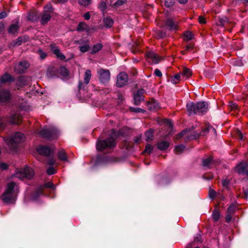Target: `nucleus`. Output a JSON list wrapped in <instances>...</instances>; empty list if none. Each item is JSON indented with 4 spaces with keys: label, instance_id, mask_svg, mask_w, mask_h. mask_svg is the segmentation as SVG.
<instances>
[{
    "label": "nucleus",
    "instance_id": "1",
    "mask_svg": "<svg viewBox=\"0 0 248 248\" xmlns=\"http://www.w3.org/2000/svg\"><path fill=\"white\" fill-rule=\"evenodd\" d=\"M108 135L109 137L106 140H98L96 144L97 150L101 152L109 150L115 146V138L117 137L116 131L114 129H111L108 132Z\"/></svg>",
    "mask_w": 248,
    "mask_h": 248
},
{
    "label": "nucleus",
    "instance_id": "2",
    "mask_svg": "<svg viewBox=\"0 0 248 248\" xmlns=\"http://www.w3.org/2000/svg\"><path fill=\"white\" fill-rule=\"evenodd\" d=\"M18 186L14 182L7 184L6 189L1 196L2 201L6 203H13L16 201L18 193Z\"/></svg>",
    "mask_w": 248,
    "mask_h": 248
},
{
    "label": "nucleus",
    "instance_id": "3",
    "mask_svg": "<svg viewBox=\"0 0 248 248\" xmlns=\"http://www.w3.org/2000/svg\"><path fill=\"white\" fill-rule=\"evenodd\" d=\"M186 109L189 116L194 114L202 115L207 112L208 104L205 101H200L196 103L191 102L187 103Z\"/></svg>",
    "mask_w": 248,
    "mask_h": 248
},
{
    "label": "nucleus",
    "instance_id": "4",
    "mask_svg": "<svg viewBox=\"0 0 248 248\" xmlns=\"http://www.w3.org/2000/svg\"><path fill=\"white\" fill-rule=\"evenodd\" d=\"M24 140V135L22 133L17 132L14 136L8 139L6 142L9 147L14 150L16 148L18 143L22 142Z\"/></svg>",
    "mask_w": 248,
    "mask_h": 248
},
{
    "label": "nucleus",
    "instance_id": "5",
    "mask_svg": "<svg viewBox=\"0 0 248 248\" xmlns=\"http://www.w3.org/2000/svg\"><path fill=\"white\" fill-rule=\"evenodd\" d=\"M34 175V172L33 169L28 167H25L24 169L17 170L15 174V176L20 179H23L24 178L31 179L33 177Z\"/></svg>",
    "mask_w": 248,
    "mask_h": 248
},
{
    "label": "nucleus",
    "instance_id": "6",
    "mask_svg": "<svg viewBox=\"0 0 248 248\" xmlns=\"http://www.w3.org/2000/svg\"><path fill=\"white\" fill-rule=\"evenodd\" d=\"M97 74L101 83L104 84L108 83L110 78V73L108 70L99 68L97 70Z\"/></svg>",
    "mask_w": 248,
    "mask_h": 248
},
{
    "label": "nucleus",
    "instance_id": "7",
    "mask_svg": "<svg viewBox=\"0 0 248 248\" xmlns=\"http://www.w3.org/2000/svg\"><path fill=\"white\" fill-rule=\"evenodd\" d=\"M58 132L57 128L51 127L42 129L40 131V134L45 138H53L57 137Z\"/></svg>",
    "mask_w": 248,
    "mask_h": 248
},
{
    "label": "nucleus",
    "instance_id": "8",
    "mask_svg": "<svg viewBox=\"0 0 248 248\" xmlns=\"http://www.w3.org/2000/svg\"><path fill=\"white\" fill-rule=\"evenodd\" d=\"M234 170L239 174L248 176V161H242L238 164L235 167Z\"/></svg>",
    "mask_w": 248,
    "mask_h": 248
},
{
    "label": "nucleus",
    "instance_id": "9",
    "mask_svg": "<svg viewBox=\"0 0 248 248\" xmlns=\"http://www.w3.org/2000/svg\"><path fill=\"white\" fill-rule=\"evenodd\" d=\"M92 73L90 70H87L84 74V83L81 81H79L78 85V89L79 90L81 89L84 90L85 86L89 83L91 78Z\"/></svg>",
    "mask_w": 248,
    "mask_h": 248
},
{
    "label": "nucleus",
    "instance_id": "10",
    "mask_svg": "<svg viewBox=\"0 0 248 248\" xmlns=\"http://www.w3.org/2000/svg\"><path fill=\"white\" fill-rule=\"evenodd\" d=\"M128 81V76L124 72L120 73L117 76V85L118 87L124 86Z\"/></svg>",
    "mask_w": 248,
    "mask_h": 248
},
{
    "label": "nucleus",
    "instance_id": "11",
    "mask_svg": "<svg viewBox=\"0 0 248 248\" xmlns=\"http://www.w3.org/2000/svg\"><path fill=\"white\" fill-rule=\"evenodd\" d=\"M30 64L27 61H22L15 67V71L17 73H22L29 67Z\"/></svg>",
    "mask_w": 248,
    "mask_h": 248
},
{
    "label": "nucleus",
    "instance_id": "12",
    "mask_svg": "<svg viewBox=\"0 0 248 248\" xmlns=\"http://www.w3.org/2000/svg\"><path fill=\"white\" fill-rule=\"evenodd\" d=\"M48 70L50 71V76H53L57 75L56 71L61 75L64 77H66L68 75V72L67 69L64 67H60L58 70H57L54 67L49 68Z\"/></svg>",
    "mask_w": 248,
    "mask_h": 248
},
{
    "label": "nucleus",
    "instance_id": "13",
    "mask_svg": "<svg viewBox=\"0 0 248 248\" xmlns=\"http://www.w3.org/2000/svg\"><path fill=\"white\" fill-rule=\"evenodd\" d=\"M50 48L57 58L61 60L65 59V56L61 52L59 48L55 44H51L50 45Z\"/></svg>",
    "mask_w": 248,
    "mask_h": 248
},
{
    "label": "nucleus",
    "instance_id": "14",
    "mask_svg": "<svg viewBox=\"0 0 248 248\" xmlns=\"http://www.w3.org/2000/svg\"><path fill=\"white\" fill-rule=\"evenodd\" d=\"M38 153L41 155L45 156L49 155L53 151L46 146L40 145L37 148Z\"/></svg>",
    "mask_w": 248,
    "mask_h": 248
},
{
    "label": "nucleus",
    "instance_id": "15",
    "mask_svg": "<svg viewBox=\"0 0 248 248\" xmlns=\"http://www.w3.org/2000/svg\"><path fill=\"white\" fill-rule=\"evenodd\" d=\"M21 118L18 112H16L11 114L9 122L12 124H19L21 122Z\"/></svg>",
    "mask_w": 248,
    "mask_h": 248
},
{
    "label": "nucleus",
    "instance_id": "16",
    "mask_svg": "<svg viewBox=\"0 0 248 248\" xmlns=\"http://www.w3.org/2000/svg\"><path fill=\"white\" fill-rule=\"evenodd\" d=\"M180 73L182 76V80H185L192 75V71L188 68L184 67Z\"/></svg>",
    "mask_w": 248,
    "mask_h": 248
},
{
    "label": "nucleus",
    "instance_id": "17",
    "mask_svg": "<svg viewBox=\"0 0 248 248\" xmlns=\"http://www.w3.org/2000/svg\"><path fill=\"white\" fill-rule=\"evenodd\" d=\"M11 96L9 92L7 90L0 91V102H5L9 100Z\"/></svg>",
    "mask_w": 248,
    "mask_h": 248
},
{
    "label": "nucleus",
    "instance_id": "18",
    "mask_svg": "<svg viewBox=\"0 0 248 248\" xmlns=\"http://www.w3.org/2000/svg\"><path fill=\"white\" fill-rule=\"evenodd\" d=\"M165 25L169 28L170 30L175 31L177 29V23L174 22L172 19H168L165 23Z\"/></svg>",
    "mask_w": 248,
    "mask_h": 248
},
{
    "label": "nucleus",
    "instance_id": "19",
    "mask_svg": "<svg viewBox=\"0 0 248 248\" xmlns=\"http://www.w3.org/2000/svg\"><path fill=\"white\" fill-rule=\"evenodd\" d=\"M146 56L147 58L150 59L152 62L155 64L158 63L160 61L159 57L153 52H148Z\"/></svg>",
    "mask_w": 248,
    "mask_h": 248
},
{
    "label": "nucleus",
    "instance_id": "20",
    "mask_svg": "<svg viewBox=\"0 0 248 248\" xmlns=\"http://www.w3.org/2000/svg\"><path fill=\"white\" fill-rule=\"evenodd\" d=\"M19 28V22L17 21L9 26L8 29V31L9 33L15 34L17 32Z\"/></svg>",
    "mask_w": 248,
    "mask_h": 248
},
{
    "label": "nucleus",
    "instance_id": "21",
    "mask_svg": "<svg viewBox=\"0 0 248 248\" xmlns=\"http://www.w3.org/2000/svg\"><path fill=\"white\" fill-rule=\"evenodd\" d=\"M58 157L59 160L62 161H68L67 154L64 149L60 150L58 153Z\"/></svg>",
    "mask_w": 248,
    "mask_h": 248
},
{
    "label": "nucleus",
    "instance_id": "22",
    "mask_svg": "<svg viewBox=\"0 0 248 248\" xmlns=\"http://www.w3.org/2000/svg\"><path fill=\"white\" fill-rule=\"evenodd\" d=\"M51 18V15L49 13H46L43 12L41 17V24L43 25L46 24L47 22H48Z\"/></svg>",
    "mask_w": 248,
    "mask_h": 248
},
{
    "label": "nucleus",
    "instance_id": "23",
    "mask_svg": "<svg viewBox=\"0 0 248 248\" xmlns=\"http://www.w3.org/2000/svg\"><path fill=\"white\" fill-rule=\"evenodd\" d=\"M13 80V78L10 75L7 73H5L3 76H2L0 78V81L1 83H5Z\"/></svg>",
    "mask_w": 248,
    "mask_h": 248
},
{
    "label": "nucleus",
    "instance_id": "24",
    "mask_svg": "<svg viewBox=\"0 0 248 248\" xmlns=\"http://www.w3.org/2000/svg\"><path fill=\"white\" fill-rule=\"evenodd\" d=\"M169 143L167 141H162L157 144V148L161 150H165L169 146Z\"/></svg>",
    "mask_w": 248,
    "mask_h": 248
},
{
    "label": "nucleus",
    "instance_id": "25",
    "mask_svg": "<svg viewBox=\"0 0 248 248\" xmlns=\"http://www.w3.org/2000/svg\"><path fill=\"white\" fill-rule=\"evenodd\" d=\"M208 132H213V133L216 134V131L215 129L212 126H208L201 132L200 135L204 136Z\"/></svg>",
    "mask_w": 248,
    "mask_h": 248
},
{
    "label": "nucleus",
    "instance_id": "26",
    "mask_svg": "<svg viewBox=\"0 0 248 248\" xmlns=\"http://www.w3.org/2000/svg\"><path fill=\"white\" fill-rule=\"evenodd\" d=\"M77 30L78 31H88L89 27L85 23L80 22L78 25Z\"/></svg>",
    "mask_w": 248,
    "mask_h": 248
},
{
    "label": "nucleus",
    "instance_id": "27",
    "mask_svg": "<svg viewBox=\"0 0 248 248\" xmlns=\"http://www.w3.org/2000/svg\"><path fill=\"white\" fill-rule=\"evenodd\" d=\"M103 23L106 27L110 28L113 25L114 21L110 17H106L103 19Z\"/></svg>",
    "mask_w": 248,
    "mask_h": 248
},
{
    "label": "nucleus",
    "instance_id": "28",
    "mask_svg": "<svg viewBox=\"0 0 248 248\" xmlns=\"http://www.w3.org/2000/svg\"><path fill=\"white\" fill-rule=\"evenodd\" d=\"M102 47H103V45L101 43H97L96 44L93 46L92 49L91 53L94 54V53H95L98 52L99 51L101 50Z\"/></svg>",
    "mask_w": 248,
    "mask_h": 248
},
{
    "label": "nucleus",
    "instance_id": "29",
    "mask_svg": "<svg viewBox=\"0 0 248 248\" xmlns=\"http://www.w3.org/2000/svg\"><path fill=\"white\" fill-rule=\"evenodd\" d=\"M182 80V76L179 73L173 76L171 78V82L173 84H177Z\"/></svg>",
    "mask_w": 248,
    "mask_h": 248
},
{
    "label": "nucleus",
    "instance_id": "30",
    "mask_svg": "<svg viewBox=\"0 0 248 248\" xmlns=\"http://www.w3.org/2000/svg\"><path fill=\"white\" fill-rule=\"evenodd\" d=\"M213 158L212 157H208L207 158L202 159V165L204 167H209L212 163Z\"/></svg>",
    "mask_w": 248,
    "mask_h": 248
},
{
    "label": "nucleus",
    "instance_id": "31",
    "mask_svg": "<svg viewBox=\"0 0 248 248\" xmlns=\"http://www.w3.org/2000/svg\"><path fill=\"white\" fill-rule=\"evenodd\" d=\"M219 22L220 23V25L222 26H224L225 25L229 23V19L226 16H222L221 17H220L219 18Z\"/></svg>",
    "mask_w": 248,
    "mask_h": 248
},
{
    "label": "nucleus",
    "instance_id": "32",
    "mask_svg": "<svg viewBox=\"0 0 248 248\" xmlns=\"http://www.w3.org/2000/svg\"><path fill=\"white\" fill-rule=\"evenodd\" d=\"M146 140L147 141H150L153 140V131L152 130L147 131L145 133Z\"/></svg>",
    "mask_w": 248,
    "mask_h": 248
},
{
    "label": "nucleus",
    "instance_id": "33",
    "mask_svg": "<svg viewBox=\"0 0 248 248\" xmlns=\"http://www.w3.org/2000/svg\"><path fill=\"white\" fill-rule=\"evenodd\" d=\"M44 9L45 10L44 12L49 13V14H50L54 10V9L51 4H47L45 6Z\"/></svg>",
    "mask_w": 248,
    "mask_h": 248
},
{
    "label": "nucleus",
    "instance_id": "34",
    "mask_svg": "<svg viewBox=\"0 0 248 248\" xmlns=\"http://www.w3.org/2000/svg\"><path fill=\"white\" fill-rule=\"evenodd\" d=\"M212 217L214 221H217L220 217L219 212L217 210H214L212 213Z\"/></svg>",
    "mask_w": 248,
    "mask_h": 248
},
{
    "label": "nucleus",
    "instance_id": "35",
    "mask_svg": "<svg viewBox=\"0 0 248 248\" xmlns=\"http://www.w3.org/2000/svg\"><path fill=\"white\" fill-rule=\"evenodd\" d=\"M193 34L190 31H186L184 35V40L185 41H189L192 39Z\"/></svg>",
    "mask_w": 248,
    "mask_h": 248
},
{
    "label": "nucleus",
    "instance_id": "36",
    "mask_svg": "<svg viewBox=\"0 0 248 248\" xmlns=\"http://www.w3.org/2000/svg\"><path fill=\"white\" fill-rule=\"evenodd\" d=\"M185 147L183 145H177L175 148V152L177 154H181L185 149Z\"/></svg>",
    "mask_w": 248,
    "mask_h": 248
},
{
    "label": "nucleus",
    "instance_id": "37",
    "mask_svg": "<svg viewBox=\"0 0 248 248\" xmlns=\"http://www.w3.org/2000/svg\"><path fill=\"white\" fill-rule=\"evenodd\" d=\"M134 104L136 105H139L141 102L143 100L142 97L137 96L136 95H134Z\"/></svg>",
    "mask_w": 248,
    "mask_h": 248
},
{
    "label": "nucleus",
    "instance_id": "38",
    "mask_svg": "<svg viewBox=\"0 0 248 248\" xmlns=\"http://www.w3.org/2000/svg\"><path fill=\"white\" fill-rule=\"evenodd\" d=\"M45 188H51L52 189H54L55 187L53 183L49 182L47 183H46L44 186H40L41 189H43Z\"/></svg>",
    "mask_w": 248,
    "mask_h": 248
},
{
    "label": "nucleus",
    "instance_id": "39",
    "mask_svg": "<svg viewBox=\"0 0 248 248\" xmlns=\"http://www.w3.org/2000/svg\"><path fill=\"white\" fill-rule=\"evenodd\" d=\"M156 36L158 38H162L166 36V33L161 30H158L156 31Z\"/></svg>",
    "mask_w": 248,
    "mask_h": 248
},
{
    "label": "nucleus",
    "instance_id": "40",
    "mask_svg": "<svg viewBox=\"0 0 248 248\" xmlns=\"http://www.w3.org/2000/svg\"><path fill=\"white\" fill-rule=\"evenodd\" d=\"M28 19L32 22L37 20V17L34 13H30L28 16Z\"/></svg>",
    "mask_w": 248,
    "mask_h": 248
},
{
    "label": "nucleus",
    "instance_id": "41",
    "mask_svg": "<svg viewBox=\"0 0 248 248\" xmlns=\"http://www.w3.org/2000/svg\"><path fill=\"white\" fill-rule=\"evenodd\" d=\"M92 0H78V3L81 5L86 6L91 3Z\"/></svg>",
    "mask_w": 248,
    "mask_h": 248
},
{
    "label": "nucleus",
    "instance_id": "42",
    "mask_svg": "<svg viewBox=\"0 0 248 248\" xmlns=\"http://www.w3.org/2000/svg\"><path fill=\"white\" fill-rule=\"evenodd\" d=\"M127 1V0H118L115 3L113 4V6L115 7H120L124 3H125Z\"/></svg>",
    "mask_w": 248,
    "mask_h": 248
},
{
    "label": "nucleus",
    "instance_id": "43",
    "mask_svg": "<svg viewBox=\"0 0 248 248\" xmlns=\"http://www.w3.org/2000/svg\"><path fill=\"white\" fill-rule=\"evenodd\" d=\"M98 7L102 12L105 11L107 8V4L106 2L104 1H100Z\"/></svg>",
    "mask_w": 248,
    "mask_h": 248
},
{
    "label": "nucleus",
    "instance_id": "44",
    "mask_svg": "<svg viewBox=\"0 0 248 248\" xmlns=\"http://www.w3.org/2000/svg\"><path fill=\"white\" fill-rule=\"evenodd\" d=\"M129 109L131 111L136 112V113L145 112L144 110H143V109L140 108L130 107L129 108Z\"/></svg>",
    "mask_w": 248,
    "mask_h": 248
},
{
    "label": "nucleus",
    "instance_id": "45",
    "mask_svg": "<svg viewBox=\"0 0 248 248\" xmlns=\"http://www.w3.org/2000/svg\"><path fill=\"white\" fill-rule=\"evenodd\" d=\"M89 45H85L79 46V50L81 52H86L89 50Z\"/></svg>",
    "mask_w": 248,
    "mask_h": 248
},
{
    "label": "nucleus",
    "instance_id": "46",
    "mask_svg": "<svg viewBox=\"0 0 248 248\" xmlns=\"http://www.w3.org/2000/svg\"><path fill=\"white\" fill-rule=\"evenodd\" d=\"M188 131H190V129H185L182 132H181L180 133L177 135L176 139L178 140L180 139L183 136L187 134Z\"/></svg>",
    "mask_w": 248,
    "mask_h": 248
},
{
    "label": "nucleus",
    "instance_id": "47",
    "mask_svg": "<svg viewBox=\"0 0 248 248\" xmlns=\"http://www.w3.org/2000/svg\"><path fill=\"white\" fill-rule=\"evenodd\" d=\"M236 206L234 204L231 205L227 209V213L230 214H233L235 210Z\"/></svg>",
    "mask_w": 248,
    "mask_h": 248
},
{
    "label": "nucleus",
    "instance_id": "48",
    "mask_svg": "<svg viewBox=\"0 0 248 248\" xmlns=\"http://www.w3.org/2000/svg\"><path fill=\"white\" fill-rule=\"evenodd\" d=\"M229 106L232 110H238V106L237 104L233 102H230L229 103Z\"/></svg>",
    "mask_w": 248,
    "mask_h": 248
},
{
    "label": "nucleus",
    "instance_id": "49",
    "mask_svg": "<svg viewBox=\"0 0 248 248\" xmlns=\"http://www.w3.org/2000/svg\"><path fill=\"white\" fill-rule=\"evenodd\" d=\"M174 2V0H165V5L168 7H170L173 5Z\"/></svg>",
    "mask_w": 248,
    "mask_h": 248
},
{
    "label": "nucleus",
    "instance_id": "50",
    "mask_svg": "<svg viewBox=\"0 0 248 248\" xmlns=\"http://www.w3.org/2000/svg\"><path fill=\"white\" fill-rule=\"evenodd\" d=\"M56 172V170L54 168L52 167H50L48 168L46 170V173L48 175H52L55 174Z\"/></svg>",
    "mask_w": 248,
    "mask_h": 248
},
{
    "label": "nucleus",
    "instance_id": "51",
    "mask_svg": "<svg viewBox=\"0 0 248 248\" xmlns=\"http://www.w3.org/2000/svg\"><path fill=\"white\" fill-rule=\"evenodd\" d=\"M153 149V147L150 144H148L146 146L145 149L144 150V152L148 153V154H150L152 152Z\"/></svg>",
    "mask_w": 248,
    "mask_h": 248
},
{
    "label": "nucleus",
    "instance_id": "52",
    "mask_svg": "<svg viewBox=\"0 0 248 248\" xmlns=\"http://www.w3.org/2000/svg\"><path fill=\"white\" fill-rule=\"evenodd\" d=\"M158 104L156 102H153L152 103H150L149 104V108L150 109H156L158 107Z\"/></svg>",
    "mask_w": 248,
    "mask_h": 248
},
{
    "label": "nucleus",
    "instance_id": "53",
    "mask_svg": "<svg viewBox=\"0 0 248 248\" xmlns=\"http://www.w3.org/2000/svg\"><path fill=\"white\" fill-rule=\"evenodd\" d=\"M209 196L211 199H213L216 196V192L213 189H210L209 192Z\"/></svg>",
    "mask_w": 248,
    "mask_h": 248
},
{
    "label": "nucleus",
    "instance_id": "54",
    "mask_svg": "<svg viewBox=\"0 0 248 248\" xmlns=\"http://www.w3.org/2000/svg\"><path fill=\"white\" fill-rule=\"evenodd\" d=\"M144 93V90L143 89H140L136 93L135 95H136L137 96H139L140 97H142V95Z\"/></svg>",
    "mask_w": 248,
    "mask_h": 248
},
{
    "label": "nucleus",
    "instance_id": "55",
    "mask_svg": "<svg viewBox=\"0 0 248 248\" xmlns=\"http://www.w3.org/2000/svg\"><path fill=\"white\" fill-rule=\"evenodd\" d=\"M193 48V46L191 45H187L186 46V50L184 51L183 52V54H185V51H191Z\"/></svg>",
    "mask_w": 248,
    "mask_h": 248
},
{
    "label": "nucleus",
    "instance_id": "56",
    "mask_svg": "<svg viewBox=\"0 0 248 248\" xmlns=\"http://www.w3.org/2000/svg\"><path fill=\"white\" fill-rule=\"evenodd\" d=\"M39 52L40 53V57L42 59H44L46 57V53L44 52L42 50H39Z\"/></svg>",
    "mask_w": 248,
    "mask_h": 248
},
{
    "label": "nucleus",
    "instance_id": "57",
    "mask_svg": "<svg viewBox=\"0 0 248 248\" xmlns=\"http://www.w3.org/2000/svg\"><path fill=\"white\" fill-rule=\"evenodd\" d=\"M4 31V24L2 22H0V33L3 34Z\"/></svg>",
    "mask_w": 248,
    "mask_h": 248
},
{
    "label": "nucleus",
    "instance_id": "58",
    "mask_svg": "<svg viewBox=\"0 0 248 248\" xmlns=\"http://www.w3.org/2000/svg\"><path fill=\"white\" fill-rule=\"evenodd\" d=\"M200 135L197 133H195L194 134L191 135L190 137L189 135H187V137L188 138L190 139H196L199 137Z\"/></svg>",
    "mask_w": 248,
    "mask_h": 248
},
{
    "label": "nucleus",
    "instance_id": "59",
    "mask_svg": "<svg viewBox=\"0 0 248 248\" xmlns=\"http://www.w3.org/2000/svg\"><path fill=\"white\" fill-rule=\"evenodd\" d=\"M154 73H155V74L158 77H160L162 76V73H161V71L158 69H156L155 70Z\"/></svg>",
    "mask_w": 248,
    "mask_h": 248
},
{
    "label": "nucleus",
    "instance_id": "60",
    "mask_svg": "<svg viewBox=\"0 0 248 248\" xmlns=\"http://www.w3.org/2000/svg\"><path fill=\"white\" fill-rule=\"evenodd\" d=\"M83 17L86 20H89L90 18V14L89 12H86L83 15Z\"/></svg>",
    "mask_w": 248,
    "mask_h": 248
},
{
    "label": "nucleus",
    "instance_id": "61",
    "mask_svg": "<svg viewBox=\"0 0 248 248\" xmlns=\"http://www.w3.org/2000/svg\"><path fill=\"white\" fill-rule=\"evenodd\" d=\"M199 21L201 24H204L206 22L205 19L201 16L199 17Z\"/></svg>",
    "mask_w": 248,
    "mask_h": 248
},
{
    "label": "nucleus",
    "instance_id": "62",
    "mask_svg": "<svg viewBox=\"0 0 248 248\" xmlns=\"http://www.w3.org/2000/svg\"><path fill=\"white\" fill-rule=\"evenodd\" d=\"M55 163V160L52 158L50 159L47 162V164L51 166L54 165Z\"/></svg>",
    "mask_w": 248,
    "mask_h": 248
},
{
    "label": "nucleus",
    "instance_id": "63",
    "mask_svg": "<svg viewBox=\"0 0 248 248\" xmlns=\"http://www.w3.org/2000/svg\"><path fill=\"white\" fill-rule=\"evenodd\" d=\"M7 16V14L5 12H2L0 13V19H3Z\"/></svg>",
    "mask_w": 248,
    "mask_h": 248
},
{
    "label": "nucleus",
    "instance_id": "64",
    "mask_svg": "<svg viewBox=\"0 0 248 248\" xmlns=\"http://www.w3.org/2000/svg\"><path fill=\"white\" fill-rule=\"evenodd\" d=\"M232 219L231 214L228 213V215L226 217V221L229 222Z\"/></svg>",
    "mask_w": 248,
    "mask_h": 248
}]
</instances>
